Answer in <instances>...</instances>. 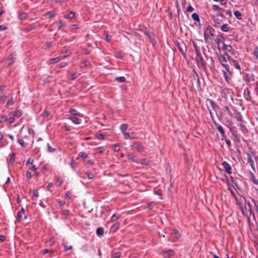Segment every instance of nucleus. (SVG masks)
<instances>
[{"mask_svg": "<svg viewBox=\"0 0 258 258\" xmlns=\"http://www.w3.org/2000/svg\"><path fill=\"white\" fill-rule=\"evenodd\" d=\"M235 198L237 201V204L239 205L241 211L243 215L245 216H248L249 214H251L252 209L251 208V205L250 204L248 201H247L244 198H241L240 200L241 201H242V199L244 200V205L243 206L241 204V203L240 202H239L238 200L236 197H235Z\"/></svg>", "mask_w": 258, "mask_h": 258, "instance_id": "nucleus-1", "label": "nucleus"}, {"mask_svg": "<svg viewBox=\"0 0 258 258\" xmlns=\"http://www.w3.org/2000/svg\"><path fill=\"white\" fill-rule=\"evenodd\" d=\"M75 13L71 11V12H69V13L68 14L67 16H65L64 17L67 19H72L74 18L75 17Z\"/></svg>", "mask_w": 258, "mask_h": 258, "instance_id": "nucleus-16", "label": "nucleus"}, {"mask_svg": "<svg viewBox=\"0 0 258 258\" xmlns=\"http://www.w3.org/2000/svg\"><path fill=\"white\" fill-rule=\"evenodd\" d=\"M123 135L124 139L127 140L128 139H131L130 133L125 132V133H123Z\"/></svg>", "mask_w": 258, "mask_h": 258, "instance_id": "nucleus-30", "label": "nucleus"}, {"mask_svg": "<svg viewBox=\"0 0 258 258\" xmlns=\"http://www.w3.org/2000/svg\"><path fill=\"white\" fill-rule=\"evenodd\" d=\"M58 203L60 206H62L65 204V202L63 201H59Z\"/></svg>", "mask_w": 258, "mask_h": 258, "instance_id": "nucleus-62", "label": "nucleus"}, {"mask_svg": "<svg viewBox=\"0 0 258 258\" xmlns=\"http://www.w3.org/2000/svg\"><path fill=\"white\" fill-rule=\"evenodd\" d=\"M49 114L50 112L48 111L47 110H45L42 114V115L44 117H47L49 115Z\"/></svg>", "mask_w": 258, "mask_h": 258, "instance_id": "nucleus-33", "label": "nucleus"}, {"mask_svg": "<svg viewBox=\"0 0 258 258\" xmlns=\"http://www.w3.org/2000/svg\"><path fill=\"white\" fill-rule=\"evenodd\" d=\"M194 11V8L192 7H191L190 5L186 9L187 12H192Z\"/></svg>", "mask_w": 258, "mask_h": 258, "instance_id": "nucleus-45", "label": "nucleus"}, {"mask_svg": "<svg viewBox=\"0 0 258 258\" xmlns=\"http://www.w3.org/2000/svg\"><path fill=\"white\" fill-rule=\"evenodd\" d=\"M33 163V160L31 159V158H29L28 159V160H27V162H26V165L28 166L29 165H31Z\"/></svg>", "mask_w": 258, "mask_h": 258, "instance_id": "nucleus-46", "label": "nucleus"}, {"mask_svg": "<svg viewBox=\"0 0 258 258\" xmlns=\"http://www.w3.org/2000/svg\"><path fill=\"white\" fill-rule=\"evenodd\" d=\"M222 166L227 173L228 174L231 173V167L229 163L226 161H224L222 163Z\"/></svg>", "mask_w": 258, "mask_h": 258, "instance_id": "nucleus-6", "label": "nucleus"}, {"mask_svg": "<svg viewBox=\"0 0 258 258\" xmlns=\"http://www.w3.org/2000/svg\"><path fill=\"white\" fill-rule=\"evenodd\" d=\"M228 59L233 63V64L234 66V67L238 70L240 69V67L237 63V62L233 59L231 56H230L229 55H227Z\"/></svg>", "mask_w": 258, "mask_h": 258, "instance_id": "nucleus-7", "label": "nucleus"}, {"mask_svg": "<svg viewBox=\"0 0 258 258\" xmlns=\"http://www.w3.org/2000/svg\"><path fill=\"white\" fill-rule=\"evenodd\" d=\"M104 230L102 227H99L97 229L96 233L98 235H102L104 234Z\"/></svg>", "mask_w": 258, "mask_h": 258, "instance_id": "nucleus-17", "label": "nucleus"}, {"mask_svg": "<svg viewBox=\"0 0 258 258\" xmlns=\"http://www.w3.org/2000/svg\"><path fill=\"white\" fill-rule=\"evenodd\" d=\"M174 254V252L173 250L170 249L165 251L164 253V256L165 258H168L170 256L173 255Z\"/></svg>", "mask_w": 258, "mask_h": 258, "instance_id": "nucleus-10", "label": "nucleus"}, {"mask_svg": "<svg viewBox=\"0 0 258 258\" xmlns=\"http://www.w3.org/2000/svg\"><path fill=\"white\" fill-rule=\"evenodd\" d=\"M26 177L28 179H30L32 177L31 173L29 171H28L26 173Z\"/></svg>", "mask_w": 258, "mask_h": 258, "instance_id": "nucleus-49", "label": "nucleus"}, {"mask_svg": "<svg viewBox=\"0 0 258 258\" xmlns=\"http://www.w3.org/2000/svg\"><path fill=\"white\" fill-rule=\"evenodd\" d=\"M128 125L126 124H123L120 126V130L121 132L123 133L125 132V131L127 129Z\"/></svg>", "mask_w": 258, "mask_h": 258, "instance_id": "nucleus-23", "label": "nucleus"}, {"mask_svg": "<svg viewBox=\"0 0 258 258\" xmlns=\"http://www.w3.org/2000/svg\"><path fill=\"white\" fill-rule=\"evenodd\" d=\"M7 98V96L6 95H3L0 98V100L2 101H4L5 100L6 98Z\"/></svg>", "mask_w": 258, "mask_h": 258, "instance_id": "nucleus-59", "label": "nucleus"}, {"mask_svg": "<svg viewBox=\"0 0 258 258\" xmlns=\"http://www.w3.org/2000/svg\"><path fill=\"white\" fill-rule=\"evenodd\" d=\"M192 44H193V46L194 47V48L195 49V50H196V53L197 54H198L199 52H200V50H199L198 48V46H197V43H195V42H192Z\"/></svg>", "mask_w": 258, "mask_h": 258, "instance_id": "nucleus-31", "label": "nucleus"}, {"mask_svg": "<svg viewBox=\"0 0 258 258\" xmlns=\"http://www.w3.org/2000/svg\"><path fill=\"white\" fill-rule=\"evenodd\" d=\"M171 235L175 238H179L180 234L178 233V231L175 229L172 230L170 233Z\"/></svg>", "mask_w": 258, "mask_h": 258, "instance_id": "nucleus-9", "label": "nucleus"}, {"mask_svg": "<svg viewBox=\"0 0 258 258\" xmlns=\"http://www.w3.org/2000/svg\"><path fill=\"white\" fill-rule=\"evenodd\" d=\"M226 14L227 15H228L229 17H231L232 16V13H231V11H230V10H227L226 11Z\"/></svg>", "mask_w": 258, "mask_h": 258, "instance_id": "nucleus-57", "label": "nucleus"}, {"mask_svg": "<svg viewBox=\"0 0 258 258\" xmlns=\"http://www.w3.org/2000/svg\"><path fill=\"white\" fill-rule=\"evenodd\" d=\"M120 256V254L119 252H116L113 254V258H118Z\"/></svg>", "mask_w": 258, "mask_h": 258, "instance_id": "nucleus-43", "label": "nucleus"}, {"mask_svg": "<svg viewBox=\"0 0 258 258\" xmlns=\"http://www.w3.org/2000/svg\"><path fill=\"white\" fill-rule=\"evenodd\" d=\"M115 80L119 83H123L126 81L124 77H118L115 78Z\"/></svg>", "mask_w": 258, "mask_h": 258, "instance_id": "nucleus-21", "label": "nucleus"}, {"mask_svg": "<svg viewBox=\"0 0 258 258\" xmlns=\"http://www.w3.org/2000/svg\"><path fill=\"white\" fill-rule=\"evenodd\" d=\"M128 159L132 161H136L135 160V156L133 154H128L127 155Z\"/></svg>", "mask_w": 258, "mask_h": 258, "instance_id": "nucleus-27", "label": "nucleus"}, {"mask_svg": "<svg viewBox=\"0 0 258 258\" xmlns=\"http://www.w3.org/2000/svg\"><path fill=\"white\" fill-rule=\"evenodd\" d=\"M120 150L119 146L117 144H116L114 146V150L115 152H118Z\"/></svg>", "mask_w": 258, "mask_h": 258, "instance_id": "nucleus-37", "label": "nucleus"}, {"mask_svg": "<svg viewBox=\"0 0 258 258\" xmlns=\"http://www.w3.org/2000/svg\"><path fill=\"white\" fill-rule=\"evenodd\" d=\"M16 55L15 54L12 53L10 55H9L8 57V60L10 61L9 62V65L11 64L15 59V56Z\"/></svg>", "mask_w": 258, "mask_h": 258, "instance_id": "nucleus-12", "label": "nucleus"}, {"mask_svg": "<svg viewBox=\"0 0 258 258\" xmlns=\"http://www.w3.org/2000/svg\"><path fill=\"white\" fill-rule=\"evenodd\" d=\"M7 29V27L5 25H1L0 26V31L5 30Z\"/></svg>", "mask_w": 258, "mask_h": 258, "instance_id": "nucleus-50", "label": "nucleus"}, {"mask_svg": "<svg viewBox=\"0 0 258 258\" xmlns=\"http://www.w3.org/2000/svg\"><path fill=\"white\" fill-rule=\"evenodd\" d=\"M130 134L131 139H134L136 138V134L134 132H132Z\"/></svg>", "mask_w": 258, "mask_h": 258, "instance_id": "nucleus-36", "label": "nucleus"}, {"mask_svg": "<svg viewBox=\"0 0 258 258\" xmlns=\"http://www.w3.org/2000/svg\"><path fill=\"white\" fill-rule=\"evenodd\" d=\"M78 76V75L77 73H74L71 76L70 79L74 80L75 78H76Z\"/></svg>", "mask_w": 258, "mask_h": 258, "instance_id": "nucleus-40", "label": "nucleus"}, {"mask_svg": "<svg viewBox=\"0 0 258 258\" xmlns=\"http://www.w3.org/2000/svg\"><path fill=\"white\" fill-rule=\"evenodd\" d=\"M22 112L20 110L10 112L9 113L10 117L8 119L9 122L10 123H13L15 121V118L20 117L22 115Z\"/></svg>", "mask_w": 258, "mask_h": 258, "instance_id": "nucleus-3", "label": "nucleus"}, {"mask_svg": "<svg viewBox=\"0 0 258 258\" xmlns=\"http://www.w3.org/2000/svg\"><path fill=\"white\" fill-rule=\"evenodd\" d=\"M60 59H61L60 57H55L54 58H51V59H50L48 61V63L49 64H54V63H55L58 62Z\"/></svg>", "mask_w": 258, "mask_h": 258, "instance_id": "nucleus-11", "label": "nucleus"}, {"mask_svg": "<svg viewBox=\"0 0 258 258\" xmlns=\"http://www.w3.org/2000/svg\"><path fill=\"white\" fill-rule=\"evenodd\" d=\"M66 62H61L59 65V68H63L64 67H65L66 66Z\"/></svg>", "mask_w": 258, "mask_h": 258, "instance_id": "nucleus-55", "label": "nucleus"}, {"mask_svg": "<svg viewBox=\"0 0 258 258\" xmlns=\"http://www.w3.org/2000/svg\"><path fill=\"white\" fill-rule=\"evenodd\" d=\"M14 103L13 98H11L10 100H8L7 102V105H10Z\"/></svg>", "mask_w": 258, "mask_h": 258, "instance_id": "nucleus-42", "label": "nucleus"}, {"mask_svg": "<svg viewBox=\"0 0 258 258\" xmlns=\"http://www.w3.org/2000/svg\"><path fill=\"white\" fill-rule=\"evenodd\" d=\"M196 60L198 67L200 68H203L205 63V61L200 52L197 54Z\"/></svg>", "mask_w": 258, "mask_h": 258, "instance_id": "nucleus-4", "label": "nucleus"}, {"mask_svg": "<svg viewBox=\"0 0 258 258\" xmlns=\"http://www.w3.org/2000/svg\"><path fill=\"white\" fill-rule=\"evenodd\" d=\"M72 249V246H64V249L66 251H68V250H71Z\"/></svg>", "mask_w": 258, "mask_h": 258, "instance_id": "nucleus-54", "label": "nucleus"}, {"mask_svg": "<svg viewBox=\"0 0 258 258\" xmlns=\"http://www.w3.org/2000/svg\"><path fill=\"white\" fill-rule=\"evenodd\" d=\"M79 157L85 159L88 157V154L84 152H81L79 154Z\"/></svg>", "mask_w": 258, "mask_h": 258, "instance_id": "nucleus-26", "label": "nucleus"}, {"mask_svg": "<svg viewBox=\"0 0 258 258\" xmlns=\"http://www.w3.org/2000/svg\"><path fill=\"white\" fill-rule=\"evenodd\" d=\"M214 21L215 22V26L216 27H219L220 26V22L219 20L218 19H214Z\"/></svg>", "mask_w": 258, "mask_h": 258, "instance_id": "nucleus-34", "label": "nucleus"}, {"mask_svg": "<svg viewBox=\"0 0 258 258\" xmlns=\"http://www.w3.org/2000/svg\"><path fill=\"white\" fill-rule=\"evenodd\" d=\"M53 25H56V26L57 27L58 29H60L61 27L64 25V23L62 21H60L59 22H56L54 23Z\"/></svg>", "mask_w": 258, "mask_h": 258, "instance_id": "nucleus-13", "label": "nucleus"}, {"mask_svg": "<svg viewBox=\"0 0 258 258\" xmlns=\"http://www.w3.org/2000/svg\"><path fill=\"white\" fill-rule=\"evenodd\" d=\"M217 128L218 130V131L222 134V136H224L225 131L223 127L221 125H219L217 127Z\"/></svg>", "mask_w": 258, "mask_h": 258, "instance_id": "nucleus-19", "label": "nucleus"}, {"mask_svg": "<svg viewBox=\"0 0 258 258\" xmlns=\"http://www.w3.org/2000/svg\"><path fill=\"white\" fill-rule=\"evenodd\" d=\"M70 113L72 114V115H80V113L76 110L75 109H72L70 110Z\"/></svg>", "mask_w": 258, "mask_h": 258, "instance_id": "nucleus-29", "label": "nucleus"}, {"mask_svg": "<svg viewBox=\"0 0 258 258\" xmlns=\"http://www.w3.org/2000/svg\"><path fill=\"white\" fill-rule=\"evenodd\" d=\"M119 223H118L115 224L113 226L111 227V230L113 232H115L116 230L118 229V228H119Z\"/></svg>", "mask_w": 258, "mask_h": 258, "instance_id": "nucleus-22", "label": "nucleus"}, {"mask_svg": "<svg viewBox=\"0 0 258 258\" xmlns=\"http://www.w3.org/2000/svg\"><path fill=\"white\" fill-rule=\"evenodd\" d=\"M72 28L73 29H77L79 28V26L78 25L74 24L72 26Z\"/></svg>", "mask_w": 258, "mask_h": 258, "instance_id": "nucleus-58", "label": "nucleus"}, {"mask_svg": "<svg viewBox=\"0 0 258 258\" xmlns=\"http://www.w3.org/2000/svg\"><path fill=\"white\" fill-rule=\"evenodd\" d=\"M23 217H24V219L27 218V216L25 214L23 215V214H20V212H18L17 214V220L19 221H20Z\"/></svg>", "mask_w": 258, "mask_h": 258, "instance_id": "nucleus-24", "label": "nucleus"}, {"mask_svg": "<svg viewBox=\"0 0 258 258\" xmlns=\"http://www.w3.org/2000/svg\"><path fill=\"white\" fill-rule=\"evenodd\" d=\"M119 217H120V216L119 215L114 214L111 217L110 221L112 222H115V221H117L119 218Z\"/></svg>", "mask_w": 258, "mask_h": 258, "instance_id": "nucleus-18", "label": "nucleus"}, {"mask_svg": "<svg viewBox=\"0 0 258 258\" xmlns=\"http://www.w3.org/2000/svg\"><path fill=\"white\" fill-rule=\"evenodd\" d=\"M70 119L75 124H79L80 123V119L77 117H72Z\"/></svg>", "mask_w": 258, "mask_h": 258, "instance_id": "nucleus-15", "label": "nucleus"}, {"mask_svg": "<svg viewBox=\"0 0 258 258\" xmlns=\"http://www.w3.org/2000/svg\"><path fill=\"white\" fill-rule=\"evenodd\" d=\"M63 214L65 215H68L69 214V211L68 210H64L63 212Z\"/></svg>", "mask_w": 258, "mask_h": 258, "instance_id": "nucleus-64", "label": "nucleus"}, {"mask_svg": "<svg viewBox=\"0 0 258 258\" xmlns=\"http://www.w3.org/2000/svg\"><path fill=\"white\" fill-rule=\"evenodd\" d=\"M141 163L143 165H148L149 162L146 159H142L141 160Z\"/></svg>", "mask_w": 258, "mask_h": 258, "instance_id": "nucleus-35", "label": "nucleus"}, {"mask_svg": "<svg viewBox=\"0 0 258 258\" xmlns=\"http://www.w3.org/2000/svg\"><path fill=\"white\" fill-rule=\"evenodd\" d=\"M214 30L211 27L208 26L204 31V39L206 42H208L209 40L212 39L214 35Z\"/></svg>", "mask_w": 258, "mask_h": 258, "instance_id": "nucleus-2", "label": "nucleus"}, {"mask_svg": "<svg viewBox=\"0 0 258 258\" xmlns=\"http://www.w3.org/2000/svg\"><path fill=\"white\" fill-rule=\"evenodd\" d=\"M97 150L98 151V152L99 153H102L103 152V149L102 148H99L97 149Z\"/></svg>", "mask_w": 258, "mask_h": 258, "instance_id": "nucleus-63", "label": "nucleus"}, {"mask_svg": "<svg viewBox=\"0 0 258 258\" xmlns=\"http://www.w3.org/2000/svg\"><path fill=\"white\" fill-rule=\"evenodd\" d=\"M48 17L51 18L54 17V14L52 12H49L47 13Z\"/></svg>", "mask_w": 258, "mask_h": 258, "instance_id": "nucleus-41", "label": "nucleus"}, {"mask_svg": "<svg viewBox=\"0 0 258 258\" xmlns=\"http://www.w3.org/2000/svg\"><path fill=\"white\" fill-rule=\"evenodd\" d=\"M234 15L237 18V19L241 20H242V14L241 13L238 11L234 12Z\"/></svg>", "mask_w": 258, "mask_h": 258, "instance_id": "nucleus-14", "label": "nucleus"}, {"mask_svg": "<svg viewBox=\"0 0 258 258\" xmlns=\"http://www.w3.org/2000/svg\"><path fill=\"white\" fill-rule=\"evenodd\" d=\"M6 239V237L3 235H0V241H3Z\"/></svg>", "mask_w": 258, "mask_h": 258, "instance_id": "nucleus-56", "label": "nucleus"}, {"mask_svg": "<svg viewBox=\"0 0 258 258\" xmlns=\"http://www.w3.org/2000/svg\"><path fill=\"white\" fill-rule=\"evenodd\" d=\"M2 119L4 121H8V119L9 118H8L6 116H3L2 117Z\"/></svg>", "mask_w": 258, "mask_h": 258, "instance_id": "nucleus-60", "label": "nucleus"}, {"mask_svg": "<svg viewBox=\"0 0 258 258\" xmlns=\"http://www.w3.org/2000/svg\"><path fill=\"white\" fill-rule=\"evenodd\" d=\"M191 17L195 21L200 22V18L197 13L192 14Z\"/></svg>", "mask_w": 258, "mask_h": 258, "instance_id": "nucleus-25", "label": "nucleus"}, {"mask_svg": "<svg viewBox=\"0 0 258 258\" xmlns=\"http://www.w3.org/2000/svg\"><path fill=\"white\" fill-rule=\"evenodd\" d=\"M86 174L88 176V178L90 179H92L94 177V175L93 174L90 173H86Z\"/></svg>", "mask_w": 258, "mask_h": 258, "instance_id": "nucleus-44", "label": "nucleus"}, {"mask_svg": "<svg viewBox=\"0 0 258 258\" xmlns=\"http://www.w3.org/2000/svg\"><path fill=\"white\" fill-rule=\"evenodd\" d=\"M16 154L15 153H13L12 154V158L10 159L9 162L11 164H13L15 161V157Z\"/></svg>", "mask_w": 258, "mask_h": 258, "instance_id": "nucleus-28", "label": "nucleus"}, {"mask_svg": "<svg viewBox=\"0 0 258 258\" xmlns=\"http://www.w3.org/2000/svg\"><path fill=\"white\" fill-rule=\"evenodd\" d=\"M26 17H27V14L26 13H22L19 16L20 18L21 19H23V18H26Z\"/></svg>", "mask_w": 258, "mask_h": 258, "instance_id": "nucleus-48", "label": "nucleus"}, {"mask_svg": "<svg viewBox=\"0 0 258 258\" xmlns=\"http://www.w3.org/2000/svg\"><path fill=\"white\" fill-rule=\"evenodd\" d=\"M248 161L250 164L251 166L253 169V164H254V161L252 160L251 157L250 155H248Z\"/></svg>", "mask_w": 258, "mask_h": 258, "instance_id": "nucleus-32", "label": "nucleus"}, {"mask_svg": "<svg viewBox=\"0 0 258 258\" xmlns=\"http://www.w3.org/2000/svg\"><path fill=\"white\" fill-rule=\"evenodd\" d=\"M62 180L61 179L58 178L57 180V183L58 184V186H60L62 183Z\"/></svg>", "mask_w": 258, "mask_h": 258, "instance_id": "nucleus-47", "label": "nucleus"}, {"mask_svg": "<svg viewBox=\"0 0 258 258\" xmlns=\"http://www.w3.org/2000/svg\"><path fill=\"white\" fill-rule=\"evenodd\" d=\"M225 110H226V111L227 112V113L229 115H231V112H230V110H229V108H228L227 106H225Z\"/></svg>", "mask_w": 258, "mask_h": 258, "instance_id": "nucleus-51", "label": "nucleus"}, {"mask_svg": "<svg viewBox=\"0 0 258 258\" xmlns=\"http://www.w3.org/2000/svg\"><path fill=\"white\" fill-rule=\"evenodd\" d=\"M220 61L221 63L222 66L228 72H230L229 67L226 64L227 61L225 57L222 56L220 58Z\"/></svg>", "mask_w": 258, "mask_h": 258, "instance_id": "nucleus-5", "label": "nucleus"}, {"mask_svg": "<svg viewBox=\"0 0 258 258\" xmlns=\"http://www.w3.org/2000/svg\"><path fill=\"white\" fill-rule=\"evenodd\" d=\"M213 9L214 11H216L219 10L220 9V8L218 5H214L213 6Z\"/></svg>", "mask_w": 258, "mask_h": 258, "instance_id": "nucleus-39", "label": "nucleus"}, {"mask_svg": "<svg viewBox=\"0 0 258 258\" xmlns=\"http://www.w3.org/2000/svg\"><path fill=\"white\" fill-rule=\"evenodd\" d=\"M134 147L135 150L141 153L145 151L144 147L139 144H135Z\"/></svg>", "mask_w": 258, "mask_h": 258, "instance_id": "nucleus-8", "label": "nucleus"}, {"mask_svg": "<svg viewBox=\"0 0 258 258\" xmlns=\"http://www.w3.org/2000/svg\"><path fill=\"white\" fill-rule=\"evenodd\" d=\"M71 192L68 191L65 195L66 198H71Z\"/></svg>", "mask_w": 258, "mask_h": 258, "instance_id": "nucleus-52", "label": "nucleus"}, {"mask_svg": "<svg viewBox=\"0 0 258 258\" xmlns=\"http://www.w3.org/2000/svg\"><path fill=\"white\" fill-rule=\"evenodd\" d=\"M47 146H48V150L49 152H52L54 151V149L52 148L49 144H47Z\"/></svg>", "mask_w": 258, "mask_h": 258, "instance_id": "nucleus-53", "label": "nucleus"}, {"mask_svg": "<svg viewBox=\"0 0 258 258\" xmlns=\"http://www.w3.org/2000/svg\"><path fill=\"white\" fill-rule=\"evenodd\" d=\"M224 49L230 51L231 49H232V47L230 46H226L225 47Z\"/></svg>", "mask_w": 258, "mask_h": 258, "instance_id": "nucleus-61", "label": "nucleus"}, {"mask_svg": "<svg viewBox=\"0 0 258 258\" xmlns=\"http://www.w3.org/2000/svg\"><path fill=\"white\" fill-rule=\"evenodd\" d=\"M18 142L21 145V146L24 147L25 146V143L24 141L22 139H18Z\"/></svg>", "mask_w": 258, "mask_h": 258, "instance_id": "nucleus-38", "label": "nucleus"}, {"mask_svg": "<svg viewBox=\"0 0 258 258\" xmlns=\"http://www.w3.org/2000/svg\"><path fill=\"white\" fill-rule=\"evenodd\" d=\"M221 29L224 32H227L229 30V26L228 24H224L222 26Z\"/></svg>", "mask_w": 258, "mask_h": 258, "instance_id": "nucleus-20", "label": "nucleus"}]
</instances>
